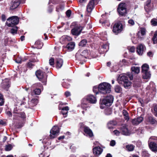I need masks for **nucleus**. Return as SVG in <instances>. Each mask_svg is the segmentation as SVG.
Wrapping results in <instances>:
<instances>
[{
	"instance_id": "obj_53",
	"label": "nucleus",
	"mask_w": 157,
	"mask_h": 157,
	"mask_svg": "<svg viewBox=\"0 0 157 157\" xmlns=\"http://www.w3.org/2000/svg\"><path fill=\"white\" fill-rule=\"evenodd\" d=\"M20 115V117L23 119H25L26 118V115L24 112H21L20 114H19Z\"/></svg>"
},
{
	"instance_id": "obj_37",
	"label": "nucleus",
	"mask_w": 157,
	"mask_h": 157,
	"mask_svg": "<svg viewBox=\"0 0 157 157\" xmlns=\"http://www.w3.org/2000/svg\"><path fill=\"white\" fill-rule=\"evenodd\" d=\"M13 27V28L10 29V32L12 34L14 35V34H17L18 27L17 26H14V27Z\"/></svg>"
},
{
	"instance_id": "obj_55",
	"label": "nucleus",
	"mask_w": 157,
	"mask_h": 157,
	"mask_svg": "<svg viewBox=\"0 0 157 157\" xmlns=\"http://www.w3.org/2000/svg\"><path fill=\"white\" fill-rule=\"evenodd\" d=\"M62 86L65 88L68 89V83H66L65 82H63L62 83Z\"/></svg>"
},
{
	"instance_id": "obj_22",
	"label": "nucleus",
	"mask_w": 157,
	"mask_h": 157,
	"mask_svg": "<svg viewBox=\"0 0 157 157\" xmlns=\"http://www.w3.org/2000/svg\"><path fill=\"white\" fill-rule=\"evenodd\" d=\"M146 29L144 28H141L140 30L137 34V36L139 38L142 39L144 38V36L146 34Z\"/></svg>"
},
{
	"instance_id": "obj_23",
	"label": "nucleus",
	"mask_w": 157,
	"mask_h": 157,
	"mask_svg": "<svg viewBox=\"0 0 157 157\" xmlns=\"http://www.w3.org/2000/svg\"><path fill=\"white\" fill-rule=\"evenodd\" d=\"M150 149L153 152L157 151V144L154 142H151L149 144Z\"/></svg>"
},
{
	"instance_id": "obj_56",
	"label": "nucleus",
	"mask_w": 157,
	"mask_h": 157,
	"mask_svg": "<svg viewBox=\"0 0 157 157\" xmlns=\"http://www.w3.org/2000/svg\"><path fill=\"white\" fill-rule=\"evenodd\" d=\"M128 24L131 25H133L135 24L134 21L132 19H130L128 21Z\"/></svg>"
},
{
	"instance_id": "obj_14",
	"label": "nucleus",
	"mask_w": 157,
	"mask_h": 157,
	"mask_svg": "<svg viewBox=\"0 0 157 157\" xmlns=\"http://www.w3.org/2000/svg\"><path fill=\"white\" fill-rule=\"evenodd\" d=\"M100 0H90L86 8L87 11L88 12H90L94 8V4L98 3Z\"/></svg>"
},
{
	"instance_id": "obj_34",
	"label": "nucleus",
	"mask_w": 157,
	"mask_h": 157,
	"mask_svg": "<svg viewBox=\"0 0 157 157\" xmlns=\"http://www.w3.org/2000/svg\"><path fill=\"white\" fill-rule=\"evenodd\" d=\"M122 113L125 119L127 121H128L129 117L128 113L127 111L126 110L124 109L123 110Z\"/></svg>"
},
{
	"instance_id": "obj_47",
	"label": "nucleus",
	"mask_w": 157,
	"mask_h": 157,
	"mask_svg": "<svg viewBox=\"0 0 157 157\" xmlns=\"http://www.w3.org/2000/svg\"><path fill=\"white\" fill-rule=\"evenodd\" d=\"M115 90L116 92L119 93L122 91V89L119 86H116L115 87Z\"/></svg>"
},
{
	"instance_id": "obj_7",
	"label": "nucleus",
	"mask_w": 157,
	"mask_h": 157,
	"mask_svg": "<svg viewBox=\"0 0 157 157\" xmlns=\"http://www.w3.org/2000/svg\"><path fill=\"white\" fill-rule=\"evenodd\" d=\"M60 132V128L57 125H55L52 127L50 131V134L48 137L50 139H53L56 137Z\"/></svg>"
},
{
	"instance_id": "obj_19",
	"label": "nucleus",
	"mask_w": 157,
	"mask_h": 157,
	"mask_svg": "<svg viewBox=\"0 0 157 157\" xmlns=\"http://www.w3.org/2000/svg\"><path fill=\"white\" fill-rule=\"evenodd\" d=\"M121 131L122 134L124 135L128 136L130 134V131L125 125H123L121 127Z\"/></svg>"
},
{
	"instance_id": "obj_10",
	"label": "nucleus",
	"mask_w": 157,
	"mask_h": 157,
	"mask_svg": "<svg viewBox=\"0 0 157 157\" xmlns=\"http://www.w3.org/2000/svg\"><path fill=\"white\" fill-rule=\"evenodd\" d=\"M61 42L63 44H66V46H63V52L66 53L69 51V36L67 35L63 36L60 39Z\"/></svg>"
},
{
	"instance_id": "obj_29",
	"label": "nucleus",
	"mask_w": 157,
	"mask_h": 157,
	"mask_svg": "<svg viewBox=\"0 0 157 157\" xmlns=\"http://www.w3.org/2000/svg\"><path fill=\"white\" fill-rule=\"evenodd\" d=\"M63 60L61 59H57L56 60V66L57 69H59L63 65Z\"/></svg>"
},
{
	"instance_id": "obj_20",
	"label": "nucleus",
	"mask_w": 157,
	"mask_h": 157,
	"mask_svg": "<svg viewBox=\"0 0 157 157\" xmlns=\"http://www.w3.org/2000/svg\"><path fill=\"white\" fill-rule=\"evenodd\" d=\"M151 0H147L144 6L145 10L147 13L150 11L152 8L153 6L151 5Z\"/></svg>"
},
{
	"instance_id": "obj_15",
	"label": "nucleus",
	"mask_w": 157,
	"mask_h": 157,
	"mask_svg": "<svg viewBox=\"0 0 157 157\" xmlns=\"http://www.w3.org/2000/svg\"><path fill=\"white\" fill-rule=\"evenodd\" d=\"M109 49V44L106 42L99 48V51L100 53H103L107 52Z\"/></svg>"
},
{
	"instance_id": "obj_52",
	"label": "nucleus",
	"mask_w": 157,
	"mask_h": 157,
	"mask_svg": "<svg viewBox=\"0 0 157 157\" xmlns=\"http://www.w3.org/2000/svg\"><path fill=\"white\" fill-rule=\"evenodd\" d=\"M5 88H8L10 86V83L9 81L5 82L3 84Z\"/></svg>"
},
{
	"instance_id": "obj_63",
	"label": "nucleus",
	"mask_w": 157,
	"mask_h": 157,
	"mask_svg": "<svg viewBox=\"0 0 157 157\" xmlns=\"http://www.w3.org/2000/svg\"><path fill=\"white\" fill-rule=\"evenodd\" d=\"M115 143L116 142L114 140H112L111 141L110 143V145L112 146H114L115 145Z\"/></svg>"
},
{
	"instance_id": "obj_48",
	"label": "nucleus",
	"mask_w": 157,
	"mask_h": 157,
	"mask_svg": "<svg viewBox=\"0 0 157 157\" xmlns=\"http://www.w3.org/2000/svg\"><path fill=\"white\" fill-rule=\"evenodd\" d=\"M112 113L111 110L110 109H107L105 110V113L107 115L111 114Z\"/></svg>"
},
{
	"instance_id": "obj_2",
	"label": "nucleus",
	"mask_w": 157,
	"mask_h": 157,
	"mask_svg": "<svg viewBox=\"0 0 157 157\" xmlns=\"http://www.w3.org/2000/svg\"><path fill=\"white\" fill-rule=\"evenodd\" d=\"M75 56L78 60L84 62L86 59H91L95 57L91 55L90 51L88 50H84L82 52L81 50L78 51L76 53Z\"/></svg>"
},
{
	"instance_id": "obj_36",
	"label": "nucleus",
	"mask_w": 157,
	"mask_h": 157,
	"mask_svg": "<svg viewBox=\"0 0 157 157\" xmlns=\"http://www.w3.org/2000/svg\"><path fill=\"white\" fill-rule=\"evenodd\" d=\"M64 6L63 3L60 4L56 7V11L58 12L62 11L64 9Z\"/></svg>"
},
{
	"instance_id": "obj_4",
	"label": "nucleus",
	"mask_w": 157,
	"mask_h": 157,
	"mask_svg": "<svg viewBox=\"0 0 157 157\" xmlns=\"http://www.w3.org/2000/svg\"><path fill=\"white\" fill-rule=\"evenodd\" d=\"M35 74L40 81L44 83V85H46L47 78L46 73L43 70L39 69L36 71Z\"/></svg>"
},
{
	"instance_id": "obj_8",
	"label": "nucleus",
	"mask_w": 157,
	"mask_h": 157,
	"mask_svg": "<svg viewBox=\"0 0 157 157\" xmlns=\"http://www.w3.org/2000/svg\"><path fill=\"white\" fill-rule=\"evenodd\" d=\"M113 96L109 95L102 99H100V103L101 105H104L106 106H110L113 103Z\"/></svg>"
},
{
	"instance_id": "obj_59",
	"label": "nucleus",
	"mask_w": 157,
	"mask_h": 157,
	"mask_svg": "<svg viewBox=\"0 0 157 157\" xmlns=\"http://www.w3.org/2000/svg\"><path fill=\"white\" fill-rule=\"evenodd\" d=\"M129 51L131 52H133L135 51V48L134 46H132L130 47L128 49Z\"/></svg>"
},
{
	"instance_id": "obj_60",
	"label": "nucleus",
	"mask_w": 157,
	"mask_h": 157,
	"mask_svg": "<svg viewBox=\"0 0 157 157\" xmlns=\"http://www.w3.org/2000/svg\"><path fill=\"white\" fill-rule=\"evenodd\" d=\"M142 144V143L141 141L140 140H138L137 141L136 143V145L137 147H140V146Z\"/></svg>"
},
{
	"instance_id": "obj_11",
	"label": "nucleus",
	"mask_w": 157,
	"mask_h": 157,
	"mask_svg": "<svg viewBox=\"0 0 157 157\" xmlns=\"http://www.w3.org/2000/svg\"><path fill=\"white\" fill-rule=\"evenodd\" d=\"M131 73L128 72L127 73V75L129 78L130 79L132 80L133 78V75L132 74H138L140 71V68L138 67H132L131 68Z\"/></svg>"
},
{
	"instance_id": "obj_64",
	"label": "nucleus",
	"mask_w": 157,
	"mask_h": 157,
	"mask_svg": "<svg viewBox=\"0 0 157 157\" xmlns=\"http://www.w3.org/2000/svg\"><path fill=\"white\" fill-rule=\"evenodd\" d=\"M6 114L10 117L12 116V113L10 111H8L6 112Z\"/></svg>"
},
{
	"instance_id": "obj_30",
	"label": "nucleus",
	"mask_w": 157,
	"mask_h": 157,
	"mask_svg": "<svg viewBox=\"0 0 157 157\" xmlns=\"http://www.w3.org/2000/svg\"><path fill=\"white\" fill-rule=\"evenodd\" d=\"M27 59L25 57L22 58L20 56H18L15 60L16 62L18 63H21L22 62L25 61Z\"/></svg>"
},
{
	"instance_id": "obj_5",
	"label": "nucleus",
	"mask_w": 157,
	"mask_h": 157,
	"mask_svg": "<svg viewBox=\"0 0 157 157\" xmlns=\"http://www.w3.org/2000/svg\"><path fill=\"white\" fill-rule=\"evenodd\" d=\"M128 77L126 75L124 74L121 75L118 81L120 84H123L124 87L128 89L130 86L131 82L128 80Z\"/></svg>"
},
{
	"instance_id": "obj_6",
	"label": "nucleus",
	"mask_w": 157,
	"mask_h": 157,
	"mask_svg": "<svg viewBox=\"0 0 157 157\" xmlns=\"http://www.w3.org/2000/svg\"><path fill=\"white\" fill-rule=\"evenodd\" d=\"M19 21L17 16H13L7 19L6 24L8 27H14L19 23Z\"/></svg>"
},
{
	"instance_id": "obj_28",
	"label": "nucleus",
	"mask_w": 157,
	"mask_h": 157,
	"mask_svg": "<svg viewBox=\"0 0 157 157\" xmlns=\"http://www.w3.org/2000/svg\"><path fill=\"white\" fill-rule=\"evenodd\" d=\"M68 109L69 108L67 106L63 107L61 109L62 110L61 112L64 115V117L67 116Z\"/></svg>"
},
{
	"instance_id": "obj_39",
	"label": "nucleus",
	"mask_w": 157,
	"mask_h": 157,
	"mask_svg": "<svg viewBox=\"0 0 157 157\" xmlns=\"http://www.w3.org/2000/svg\"><path fill=\"white\" fill-rule=\"evenodd\" d=\"M3 95L0 93V106H2L4 105L5 101Z\"/></svg>"
},
{
	"instance_id": "obj_51",
	"label": "nucleus",
	"mask_w": 157,
	"mask_h": 157,
	"mask_svg": "<svg viewBox=\"0 0 157 157\" xmlns=\"http://www.w3.org/2000/svg\"><path fill=\"white\" fill-rule=\"evenodd\" d=\"M93 92L96 94H97L99 92L98 90V86H94L93 88Z\"/></svg>"
},
{
	"instance_id": "obj_27",
	"label": "nucleus",
	"mask_w": 157,
	"mask_h": 157,
	"mask_svg": "<svg viewBox=\"0 0 157 157\" xmlns=\"http://www.w3.org/2000/svg\"><path fill=\"white\" fill-rule=\"evenodd\" d=\"M20 3V2L18 1H14L11 5L10 7V9L14 10L16 9L19 5Z\"/></svg>"
},
{
	"instance_id": "obj_21",
	"label": "nucleus",
	"mask_w": 157,
	"mask_h": 157,
	"mask_svg": "<svg viewBox=\"0 0 157 157\" xmlns=\"http://www.w3.org/2000/svg\"><path fill=\"white\" fill-rule=\"evenodd\" d=\"M143 120V117H140L132 119V123L133 125H136L142 122Z\"/></svg>"
},
{
	"instance_id": "obj_58",
	"label": "nucleus",
	"mask_w": 157,
	"mask_h": 157,
	"mask_svg": "<svg viewBox=\"0 0 157 157\" xmlns=\"http://www.w3.org/2000/svg\"><path fill=\"white\" fill-rule=\"evenodd\" d=\"M53 10V6L52 5H49L48 7V11L49 12L51 13Z\"/></svg>"
},
{
	"instance_id": "obj_25",
	"label": "nucleus",
	"mask_w": 157,
	"mask_h": 157,
	"mask_svg": "<svg viewBox=\"0 0 157 157\" xmlns=\"http://www.w3.org/2000/svg\"><path fill=\"white\" fill-rule=\"evenodd\" d=\"M117 122L113 120L109 121L107 124V127L109 129L114 128L115 126L117 124Z\"/></svg>"
},
{
	"instance_id": "obj_41",
	"label": "nucleus",
	"mask_w": 157,
	"mask_h": 157,
	"mask_svg": "<svg viewBox=\"0 0 157 157\" xmlns=\"http://www.w3.org/2000/svg\"><path fill=\"white\" fill-rule=\"evenodd\" d=\"M75 44L74 42H69V51H72L75 48Z\"/></svg>"
},
{
	"instance_id": "obj_17",
	"label": "nucleus",
	"mask_w": 157,
	"mask_h": 157,
	"mask_svg": "<svg viewBox=\"0 0 157 157\" xmlns=\"http://www.w3.org/2000/svg\"><path fill=\"white\" fill-rule=\"evenodd\" d=\"M103 149L99 146H97L93 149V153L95 157H98L102 153Z\"/></svg>"
},
{
	"instance_id": "obj_35",
	"label": "nucleus",
	"mask_w": 157,
	"mask_h": 157,
	"mask_svg": "<svg viewBox=\"0 0 157 157\" xmlns=\"http://www.w3.org/2000/svg\"><path fill=\"white\" fill-rule=\"evenodd\" d=\"M142 73L144 79H148L150 77L151 74L149 71L142 72Z\"/></svg>"
},
{
	"instance_id": "obj_18",
	"label": "nucleus",
	"mask_w": 157,
	"mask_h": 157,
	"mask_svg": "<svg viewBox=\"0 0 157 157\" xmlns=\"http://www.w3.org/2000/svg\"><path fill=\"white\" fill-rule=\"evenodd\" d=\"M145 50V47L142 44H139L136 48V52L139 55H142Z\"/></svg>"
},
{
	"instance_id": "obj_43",
	"label": "nucleus",
	"mask_w": 157,
	"mask_h": 157,
	"mask_svg": "<svg viewBox=\"0 0 157 157\" xmlns=\"http://www.w3.org/2000/svg\"><path fill=\"white\" fill-rule=\"evenodd\" d=\"M147 121L151 124H153L156 122L155 120L151 117H149L147 119Z\"/></svg>"
},
{
	"instance_id": "obj_57",
	"label": "nucleus",
	"mask_w": 157,
	"mask_h": 157,
	"mask_svg": "<svg viewBox=\"0 0 157 157\" xmlns=\"http://www.w3.org/2000/svg\"><path fill=\"white\" fill-rule=\"evenodd\" d=\"M79 125L80 127V128L81 129H84L87 126H86L85 125L82 123H80L79 124Z\"/></svg>"
},
{
	"instance_id": "obj_1",
	"label": "nucleus",
	"mask_w": 157,
	"mask_h": 157,
	"mask_svg": "<svg viewBox=\"0 0 157 157\" xmlns=\"http://www.w3.org/2000/svg\"><path fill=\"white\" fill-rule=\"evenodd\" d=\"M96 102V98L93 95L89 94L82 99L79 106L83 109L86 110L87 108L90 107V103L95 104Z\"/></svg>"
},
{
	"instance_id": "obj_50",
	"label": "nucleus",
	"mask_w": 157,
	"mask_h": 157,
	"mask_svg": "<svg viewBox=\"0 0 157 157\" xmlns=\"http://www.w3.org/2000/svg\"><path fill=\"white\" fill-rule=\"evenodd\" d=\"M151 24L154 26L157 25V19L156 18H153L152 19L151 21Z\"/></svg>"
},
{
	"instance_id": "obj_44",
	"label": "nucleus",
	"mask_w": 157,
	"mask_h": 157,
	"mask_svg": "<svg viewBox=\"0 0 157 157\" xmlns=\"http://www.w3.org/2000/svg\"><path fill=\"white\" fill-rule=\"evenodd\" d=\"M152 40L154 44H157V31L155 32L154 34Z\"/></svg>"
},
{
	"instance_id": "obj_42",
	"label": "nucleus",
	"mask_w": 157,
	"mask_h": 157,
	"mask_svg": "<svg viewBox=\"0 0 157 157\" xmlns=\"http://www.w3.org/2000/svg\"><path fill=\"white\" fill-rule=\"evenodd\" d=\"M99 22L100 23L102 24L103 25L105 26V25H108L109 24V21L107 20H103L102 19H101L100 20Z\"/></svg>"
},
{
	"instance_id": "obj_3",
	"label": "nucleus",
	"mask_w": 157,
	"mask_h": 157,
	"mask_svg": "<svg viewBox=\"0 0 157 157\" xmlns=\"http://www.w3.org/2000/svg\"><path fill=\"white\" fill-rule=\"evenodd\" d=\"M99 93L106 94L109 93L111 91V85L110 84L104 82L100 83L98 86Z\"/></svg>"
},
{
	"instance_id": "obj_38",
	"label": "nucleus",
	"mask_w": 157,
	"mask_h": 157,
	"mask_svg": "<svg viewBox=\"0 0 157 157\" xmlns=\"http://www.w3.org/2000/svg\"><path fill=\"white\" fill-rule=\"evenodd\" d=\"M141 155L142 157H148L149 156V154L147 151L144 149L142 150Z\"/></svg>"
},
{
	"instance_id": "obj_54",
	"label": "nucleus",
	"mask_w": 157,
	"mask_h": 157,
	"mask_svg": "<svg viewBox=\"0 0 157 157\" xmlns=\"http://www.w3.org/2000/svg\"><path fill=\"white\" fill-rule=\"evenodd\" d=\"M54 58H51L49 60V63L51 66H53L54 64Z\"/></svg>"
},
{
	"instance_id": "obj_16",
	"label": "nucleus",
	"mask_w": 157,
	"mask_h": 157,
	"mask_svg": "<svg viewBox=\"0 0 157 157\" xmlns=\"http://www.w3.org/2000/svg\"><path fill=\"white\" fill-rule=\"evenodd\" d=\"M82 29V26H76L71 30V33L73 35L78 36L80 33Z\"/></svg>"
},
{
	"instance_id": "obj_61",
	"label": "nucleus",
	"mask_w": 157,
	"mask_h": 157,
	"mask_svg": "<svg viewBox=\"0 0 157 157\" xmlns=\"http://www.w3.org/2000/svg\"><path fill=\"white\" fill-rule=\"evenodd\" d=\"M68 22H67L66 23H63V22L62 23V25L63 26L65 25L67 26V27H65V31H66L67 30H68Z\"/></svg>"
},
{
	"instance_id": "obj_32",
	"label": "nucleus",
	"mask_w": 157,
	"mask_h": 157,
	"mask_svg": "<svg viewBox=\"0 0 157 157\" xmlns=\"http://www.w3.org/2000/svg\"><path fill=\"white\" fill-rule=\"evenodd\" d=\"M149 67L148 65L146 63L144 64L142 66V72H144L148 71Z\"/></svg>"
},
{
	"instance_id": "obj_24",
	"label": "nucleus",
	"mask_w": 157,
	"mask_h": 157,
	"mask_svg": "<svg viewBox=\"0 0 157 157\" xmlns=\"http://www.w3.org/2000/svg\"><path fill=\"white\" fill-rule=\"evenodd\" d=\"M86 136H88L90 137H92L93 136V132L88 127H85L83 130Z\"/></svg>"
},
{
	"instance_id": "obj_40",
	"label": "nucleus",
	"mask_w": 157,
	"mask_h": 157,
	"mask_svg": "<svg viewBox=\"0 0 157 157\" xmlns=\"http://www.w3.org/2000/svg\"><path fill=\"white\" fill-rule=\"evenodd\" d=\"M135 146L133 145L130 144L126 146V147L129 151H132L133 150Z\"/></svg>"
},
{
	"instance_id": "obj_45",
	"label": "nucleus",
	"mask_w": 157,
	"mask_h": 157,
	"mask_svg": "<svg viewBox=\"0 0 157 157\" xmlns=\"http://www.w3.org/2000/svg\"><path fill=\"white\" fill-rule=\"evenodd\" d=\"M87 42V41L86 39H83L81 41L80 43L79 44V46H81V47H84V46Z\"/></svg>"
},
{
	"instance_id": "obj_33",
	"label": "nucleus",
	"mask_w": 157,
	"mask_h": 157,
	"mask_svg": "<svg viewBox=\"0 0 157 157\" xmlns=\"http://www.w3.org/2000/svg\"><path fill=\"white\" fill-rule=\"evenodd\" d=\"M35 45L36 46V48L38 49L41 48L43 45V44L40 40H37L35 43Z\"/></svg>"
},
{
	"instance_id": "obj_26",
	"label": "nucleus",
	"mask_w": 157,
	"mask_h": 157,
	"mask_svg": "<svg viewBox=\"0 0 157 157\" xmlns=\"http://www.w3.org/2000/svg\"><path fill=\"white\" fill-rule=\"evenodd\" d=\"M38 102V100L37 98H33L28 102L29 104L31 107L34 106L36 105Z\"/></svg>"
},
{
	"instance_id": "obj_12",
	"label": "nucleus",
	"mask_w": 157,
	"mask_h": 157,
	"mask_svg": "<svg viewBox=\"0 0 157 157\" xmlns=\"http://www.w3.org/2000/svg\"><path fill=\"white\" fill-rule=\"evenodd\" d=\"M117 11L119 14L122 16L125 15L126 14V8L124 3H121L119 4Z\"/></svg>"
},
{
	"instance_id": "obj_46",
	"label": "nucleus",
	"mask_w": 157,
	"mask_h": 157,
	"mask_svg": "<svg viewBox=\"0 0 157 157\" xmlns=\"http://www.w3.org/2000/svg\"><path fill=\"white\" fill-rule=\"evenodd\" d=\"M13 148V147L11 144H8L6 146L5 150L6 151H10Z\"/></svg>"
},
{
	"instance_id": "obj_9",
	"label": "nucleus",
	"mask_w": 157,
	"mask_h": 157,
	"mask_svg": "<svg viewBox=\"0 0 157 157\" xmlns=\"http://www.w3.org/2000/svg\"><path fill=\"white\" fill-rule=\"evenodd\" d=\"M33 87L34 89L31 93L32 95L40 94L41 92V90L43 89L42 84L40 83H37L33 84Z\"/></svg>"
},
{
	"instance_id": "obj_13",
	"label": "nucleus",
	"mask_w": 157,
	"mask_h": 157,
	"mask_svg": "<svg viewBox=\"0 0 157 157\" xmlns=\"http://www.w3.org/2000/svg\"><path fill=\"white\" fill-rule=\"evenodd\" d=\"M122 25L120 23H116L113 27V31L115 34H117L122 30Z\"/></svg>"
},
{
	"instance_id": "obj_62",
	"label": "nucleus",
	"mask_w": 157,
	"mask_h": 157,
	"mask_svg": "<svg viewBox=\"0 0 157 157\" xmlns=\"http://www.w3.org/2000/svg\"><path fill=\"white\" fill-rule=\"evenodd\" d=\"M15 126L16 128H18V129L21 128L22 127V126L21 124H20L19 123H18V124H16L15 125Z\"/></svg>"
},
{
	"instance_id": "obj_31",
	"label": "nucleus",
	"mask_w": 157,
	"mask_h": 157,
	"mask_svg": "<svg viewBox=\"0 0 157 157\" xmlns=\"http://www.w3.org/2000/svg\"><path fill=\"white\" fill-rule=\"evenodd\" d=\"M21 109L19 106H16L14 108L13 113H14L20 114Z\"/></svg>"
},
{
	"instance_id": "obj_49",
	"label": "nucleus",
	"mask_w": 157,
	"mask_h": 157,
	"mask_svg": "<svg viewBox=\"0 0 157 157\" xmlns=\"http://www.w3.org/2000/svg\"><path fill=\"white\" fill-rule=\"evenodd\" d=\"M33 61L32 60H30L26 64L27 67L29 68H32V67L34 66V65L32 63Z\"/></svg>"
}]
</instances>
